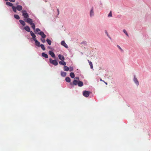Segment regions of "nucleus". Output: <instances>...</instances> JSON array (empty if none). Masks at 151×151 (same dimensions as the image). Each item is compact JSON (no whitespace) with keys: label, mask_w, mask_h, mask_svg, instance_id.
<instances>
[{"label":"nucleus","mask_w":151,"mask_h":151,"mask_svg":"<svg viewBox=\"0 0 151 151\" xmlns=\"http://www.w3.org/2000/svg\"><path fill=\"white\" fill-rule=\"evenodd\" d=\"M22 16L25 19H26L28 18L29 15L25 10H22Z\"/></svg>","instance_id":"obj_1"},{"label":"nucleus","mask_w":151,"mask_h":151,"mask_svg":"<svg viewBox=\"0 0 151 151\" xmlns=\"http://www.w3.org/2000/svg\"><path fill=\"white\" fill-rule=\"evenodd\" d=\"M49 60L50 63L56 66L58 65V63L55 60H53L51 58H50Z\"/></svg>","instance_id":"obj_2"},{"label":"nucleus","mask_w":151,"mask_h":151,"mask_svg":"<svg viewBox=\"0 0 151 151\" xmlns=\"http://www.w3.org/2000/svg\"><path fill=\"white\" fill-rule=\"evenodd\" d=\"M90 93V92L86 91H83V96L86 97H88Z\"/></svg>","instance_id":"obj_3"},{"label":"nucleus","mask_w":151,"mask_h":151,"mask_svg":"<svg viewBox=\"0 0 151 151\" xmlns=\"http://www.w3.org/2000/svg\"><path fill=\"white\" fill-rule=\"evenodd\" d=\"M24 20H26V21L30 24H32L33 23L32 20L30 18H28L26 19H24Z\"/></svg>","instance_id":"obj_4"},{"label":"nucleus","mask_w":151,"mask_h":151,"mask_svg":"<svg viewBox=\"0 0 151 151\" xmlns=\"http://www.w3.org/2000/svg\"><path fill=\"white\" fill-rule=\"evenodd\" d=\"M38 34L40 35L42 38H45L46 37V35H45L43 32H38Z\"/></svg>","instance_id":"obj_5"},{"label":"nucleus","mask_w":151,"mask_h":151,"mask_svg":"<svg viewBox=\"0 0 151 151\" xmlns=\"http://www.w3.org/2000/svg\"><path fill=\"white\" fill-rule=\"evenodd\" d=\"M30 33L31 35L32 36L33 38V40H35L36 39L35 38L36 36L34 34V33H33L32 31H31L30 32Z\"/></svg>","instance_id":"obj_6"},{"label":"nucleus","mask_w":151,"mask_h":151,"mask_svg":"<svg viewBox=\"0 0 151 151\" xmlns=\"http://www.w3.org/2000/svg\"><path fill=\"white\" fill-rule=\"evenodd\" d=\"M49 54L53 58H55V55L54 53L51 51H50L49 52Z\"/></svg>","instance_id":"obj_7"},{"label":"nucleus","mask_w":151,"mask_h":151,"mask_svg":"<svg viewBox=\"0 0 151 151\" xmlns=\"http://www.w3.org/2000/svg\"><path fill=\"white\" fill-rule=\"evenodd\" d=\"M61 45L63 46L64 47H65L66 48H68V46L66 44L65 42L64 41H63L61 42Z\"/></svg>","instance_id":"obj_8"},{"label":"nucleus","mask_w":151,"mask_h":151,"mask_svg":"<svg viewBox=\"0 0 151 151\" xmlns=\"http://www.w3.org/2000/svg\"><path fill=\"white\" fill-rule=\"evenodd\" d=\"M16 7L17 10L19 11H21L22 9V7L21 5H17Z\"/></svg>","instance_id":"obj_9"},{"label":"nucleus","mask_w":151,"mask_h":151,"mask_svg":"<svg viewBox=\"0 0 151 151\" xmlns=\"http://www.w3.org/2000/svg\"><path fill=\"white\" fill-rule=\"evenodd\" d=\"M134 81L136 84H137V85H139L138 81L137 78H136L135 76H134Z\"/></svg>","instance_id":"obj_10"},{"label":"nucleus","mask_w":151,"mask_h":151,"mask_svg":"<svg viewBox=\"0 0 151 151\" xmlns=\"http://www.w3.org/2000/svg\"><path fill=\"white\" fill-rule=\"evenodd\" d=\"M35 42V45L39 47L40 46V43L36 39L34 40Z\"/></svg>","instance_id":"obj_11"},{"label":"nucleus","mask_w":151,"mask_h":151,"mask_svg":"<svg viewBox=\"0 0 151 151\" xmlns=\"http://www.w3.org/2000/svg\"><path fill=\"white\" fill-rule=\"evenodd\" d=\"M58 57L59 59L62 61H64L65 60L64 57L61 55H58Z\"/></svg>","instance_id":"obj_12"},{"label":"nucleus","mask_w":151,"mask_h":151,"mask_svg":"<svg viewBox=\"0 0 151 151\" xmlns=\"http://www.w3.org/2000/svg\"><path fill=\"white\" fill-rule=\"evenodd\" d=\"M24 29L28 32H30V29L29 27L28 26H26L24 27Z\"/></svg>","instance_id":"obj_13"},{"label":"nucleus","mask_w":151,"mask_h":151,"mask_svg":"<svg viewBox=\"0 0 151 151\" xmlns=\"http://www.w3.org/2000/svg\"><path fill=\"white\" fill-rule=\"evenodd\" d=\"M83 83L82 81H79L78 82V85L79 86L81 87L83 85Z\"/></svg>","instance_id":"obj_14"},{"label":"nucleus","mask_w":151,"mask_h":151,"mask_svg":"<svg viewBox=\"0 0 151 151\" xmlns=\"http://www.w3.org/2000/svg\"><path fill=\"white\" fill-rule=\"evenodd\" d=\"M94 15V12L93 11V8L92 7L90 11V15L91 17Z\"/></svg>","instance_id":"obj_15"},{"label":"nucleus","mask_w":151,"mask_h":151,"mask_svg":"<svg viewBox=\"0 0 151 151\" xmlns=\"http://www.w3.org/2000/svg\"><path fill=\"white\" fill-rule=\"evenodd\" d=\"M6 4L7 5L9 6H12H12H13V4L12 3L10 2H6Z\"/></svg>","instance_id":"obj_16"},{"label":"nucleus","mask_w":151,"mask_h":151,"mask_svg":"<svg viewBox=\"0 0 151 151\" xmlns=\"http://www.w3.org/2000/svg\"><path fill=\"white\" fill-rule=\"evenodd\" d=\"M42 57H44L46 58H48V55L46 54H45L44 52L42 53Z\"/></svg>","instance_id":"obj_17"},{"label":"nucleus","mask_w":151,"mask_h":151,"mask_svg":"<svg viewBox=\"0 0 151 151\" xmlns=\"http://www.w3.org/2000/svg\"><path fill=\"white\" fill-rule=\"evenodd\" d=\"M59 64L60 65H64V66H65L66 64V63L65 62V61H63V62L61 61H59Z\"/></svg>","instance_id":"obj_18"},{"label":"nucleus","mask_w":151,"mask_h":151,"mask_svg":"<svg viewBox=\"0 0 151 151\" xmlns=\"http://www.w3.org/2000/svg\"><path fill=\"white\" fill-rule=\"evenodd\" d=\"M20 23L22 24L23 26H24L25 25V22L22 20H19Z\"/></svg>","instance_id":"obj_19"},{"label":"nucleus","mask_w":151,"mask_h":151,"mask_svg":"<svg viewBox=\"0 0 151 151\" xmlns=\"http://www.w3.org/2000/svg\"><path fill=\"white\" fill-rule=\"evenodd\" d=\"M78 82L77 80L75 79L73 81V84L74 85H76L78 84Z\"/></svg>","instance_id":"obj_20"},{"label":"nucleus","mask_w":151,"mask_h":151,"mask_svg":"<svg viewBox=\"0 0 151 151\" xmlns=\"http://www.w3.org/2000/svg\"><path fill=\"white\" fill-rule=\"evenodd\" d=\"M66 73L65 72L61 71V75L63 77H65L66 76Z\"/></svg>","instance_id":"obj_21"},{"label":"nucleus","mask_w":151,"mask_h":151,"mask_svg":"<svg viewBox=\"0 0 151 151\" xmlns=\"http://www.w3.org/2000/svg\"><path fill=\"white\" fill-rule=\"evenodd\" d=\"M64 69L65 71H68L69 70V67L65 65L64 67Z\"/></svg>","instance_id":"obj_22"},{"label":"nucleus","mask_w":151,"mask_h":151,"mask_svg":"<svg viewBox=\"0 0 151 151\" xmlns=\"http://www.w3.org/2000/svg\"><path fill=\"white\" fill-rule=\"evenodd\" d=\"M70 76L72 78H74L75 76L74 73L71 72L70 73Z\"/></svg>","instance_id":"obj_23"},{"label":"nucleus","mask_w":151,"mask_h":151,"mask_svg":"<svg viewBox=\"0 0 151 151\" xmlns=\"http://www.w3.org/2000/svg\"><path fill=\"white\" fill-rule=\"evenodd\" d=\"M65 80L68 82H70V79L69 77H66Z\"/></svg>","instance_id":"obj_24"},{"label":"nucleus","mask_w":151,"mask_h":151,"mask_svg":"<svg viewBox=\"0 0 151 151\" xmlns=\"http://www.w3.org/2000/svg\"><path fill=\"white\" fill-rule=\"evenodd\" d=\"M14 17L17 19H19L20 18L19 16L17 14H15L14 15Z\"/></svg>","instance_id":"obj_25"},{"label":"nucleus","mask_w":151,"mask_h":151,"mask_svg":"<svg viewBox=\"0 0 151 151\" xmlns=\"http://www.w3.org/2000/svg\"><path fill=\"white\" fill-rule=\"evenodd\" d=\"M88 61L89 63V64L91 67V69H92L93 68V66L92 65V63L89 60H88Z\"/></svg>","instance_id":"obj_26"},{"label":"nucleus","mask_w":151,"mask_h":151,"mask_svg":"<svg viewBox=\"0 0 151 151\" xmlns=\"http://www.w3.org/2000/svg\"><path fill=\"white\" fill-rule=\"evenodd\" d=\"M46 41L49 45H51L52 42L50 40L48 39H47Z\"/></svg>","instance_id":"obj_27"},{"label":"nucleus","mask_w":151,"mask_h":151,"mask_svg":"<svg viewBox=\"0 0 151 151\" xmlns=\"http://www.w3.org/2000/svg\"><path fill=\"white\" fill-rule=\"evenodd\" d=\"M12 8L13 11L14 12H17V7H15L14 6H12Z\"/></svg>","instance_id":"obj_28"},{"label":"nucleus","mask_w":151,"mask_h":151,"mask_svg":"<svg viewBox=\"0 0 151 151\" xmlns=\"http://www.w3.org/2000/svg\"><path fill=\"white\" fill-rule=\"evenodd\" d=\"M40 46L41 47V48L43 50H45L44 45H43V44L41 45H40Z\"/></svg>","instance_id":"obj_29"},{"label":"nucleus","mask_w":151,"mask_h":151,"mask_svg":"<svg viewBox=\"0 0 151 151\" xmlns=\"http://www.w3.org/2000/svg\"><path fill=\"white\" fill-rule=\"evenodd\" d=\"M31 25L32 28L34 29H35V25L34 23H33L32 24H30Z\"/></svg>","instance_id":"obj_30"},{"label":"nucleus","mask_w":151,"mask_h":151,"mask_svg":"<svg viewBox=\"0 0 151 151\" xmlns=\"http://www.w3.org/2000/svg\"><path fill=\"white\" fill-rule=\"evenodd\" d=\"M123 32L127 35V36L128 37L129 36L127 32L126 31L125 29H123Z\"/></svg>","instance_id":"obj_31"},{"label":"nucleus","mask_w":151,"mask_h":151,"mask_svg":"<svg viewBox=\"0 0 151 151\" xmlns=\"http://www.w3.org/2000/svg\"><path fill=\"white\" fill-rule=\"evenodd\" d=\"M40 40L43 43H44L45 42V38H41Z\"/></svg>","instance_id":"obj_32"},{"label":"nucleus","mask_w":151,"mask_h":151,"mask_svg":"<svg viewBox=\"0 0 151 151\" xmlns=\"http://www.w3.org/2000/svg\"><path fill=\"white\" fill-rule=\"evenodd\" d=\"M112 16V14L111 12L110 11L108 15V17H111Z\"/></svg>","instance_id":"obj_33"},{"label":"nucleus","mask_w":151,"mask_h":151,"mask_svg":"<svg viewBox=\"0 0 151 151\" xmlns=\"http://www.w3.org/2000/svg\"><path fill=\"white\" fill-rule=\"evenodd\" d=\"M69 68V70L70 71H72L73 70V68L72 67H70Z\"/></svg>","instance_id":"obj_34"},{"label":"nucleus","mask_w":151,"mask_h":151,"mask_svg":"<svg viewBox=\"0 0 151 151\" xmlns=\"http://www.w3.org/2000/svg\"><path fill=\"white\" fill-rule=\"evenodd\" d=\"M40 31V29L39 28H37L36 29V31L37 32H39Z\"/></svg>","instance_id":"obj_35"},{"label":"nucleus","mask_w":151,"mask_h":151,"mask_svg":"<svg viewBox=\"0 0 151 151\" xmlns=\"http://www.w3.org/2000/svg\"><path fill=\"white\" fill-rule=\"evenodd\" d=\"M118 47L119 48V49H120L122 51H123V50L118 45H117Z\"/></svg>","instance_id":"obj_36"},{"label":"nucleus","mask_w":151,"mask_h":151,"mask_svg":"<svg viewBox=\"0 0 151 151\" xmlns=\"http://www.w3.org/2000/svg\"><path fill=\"white\" fill-rule=\"evenodd\" d=\"M10 1L12 2H14L15 1V0H9Z\"/></svg>","instance_id":"obj_37"},{"label":"nucleus","mask_w":151,"mask_h":151,"mask_svg":"<svg viewBox=\"0 0 151 151\" xmlns=\"http://www.w3.org/2000/svg\"><path fill=\"white\" fill-rule=\"evenodd\" d=\"M105 32L107 34V35L109 37L107 31H105Z\"/></svg>","instance_id":"obj_38"},{"label":"nucleus","mask_w":151,"mask_h":151,"mask_svg":"<svg viewBox=\"0 0 151 151\" xmlns=\"http://www.w3.org/2000/svg\"><path fill=\"white\" fill-rule=\"evenodd\" d=\"M75 79H76V80H79V78L78 77H76L75 78Z\"/></svg>","instance_id":"obj_39"},{"label":"nucleus","mask_w":151,"mask_h":151,"mask_svg":"<svg viewBox=\"0 0 151 151\" xmlns=\"http://www.w3.org/2000/svg\"><path fill=\"white\" fill-rule=\"evenodd\" d=\"M57 11H58V14H59V9H57Z\"/></svg>","instance_id":"obj_40"},{"label":"nucleus","mask_w":151,"mask_h":151,"mask_svg":"<svg viewBox=\"0 0 151 151\" xmlns=\"http://www.w3.org/2000/svg\"><path fill=\"white\" fill-rule=\"evenodd\" d=\"M100 81H103V80L101 79H100Z\"/></svg>","instance_id":"obj_41"},{"label":"nucleus","mask_w":151,"mask_h":151,"mask_svg":"<svg viewBox=\"0 0 151 151\" xmlns=\"http://www.w3.org/2000/svg\"><path fill=\"white\" fill-rule=\"evenodd\" d=\"M18 4V3L17 2V3H16V5H17Z\"/></svg>","instance_id":"obj_42"},{"label":"nucleus","mask_w":151,"mask_h":151,"mask_svg":"<svg viewBox=\"0 0 151 151\" xmlns=\"http://www.w3.org/2000/svg\"><path fill=\"white\" fill-rule=\"evenodd\" d=\"M105 83L106 84H107V83H106V82H105Z\"/></svg>","instance_id":"obj_43"},{"label":"nucleus","mask_w":151,"mask_h":151,"mask_svg":"<svg viewBox=\"0 0 151 151\" xmlns=\"http://www.w3.org/2000/svg\"><path fill=\"white\" fill-rule=\"evenodd\" d=\"M5 0V1H8V0Z\"/></svg>","instance_id":"obj_44"}]
</instances>
